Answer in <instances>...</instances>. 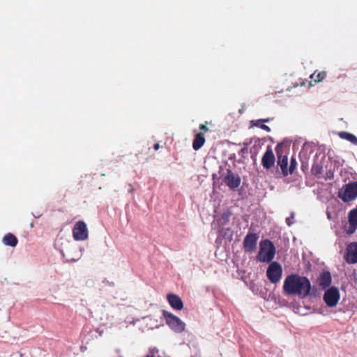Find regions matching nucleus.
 Segmentation results:
<instances>
[{
  "mask_svg": "<svg viewBox=\"0 0 357 357\" xmlns=\"http://www.w3.org/2000/svg\"><path fill=\"white\" fill-rule=\"evenodd\" d=\"M257 127L260 128L261 129H262V130H265L266 132H271V130L270 127H268V126L265 125L264 123H261Z\"/></svg>",
  "mask_w": 357,
  "mask_h": 357,
  "instance_id": "obj_24",
  "label": "nucleus"
},
{
  "mask_svg": "<svg viewBox=\"0 0 357 357\" xmlns=\"http://www.w3.org/2000/svg\"><path fill=\"white\" fill-rule=\"evenodd\" d=\"M259 236L256 233L248 232L243 240V248L245 252L252 253L256 248Z\"/></svg>",
  "mask_w": 357,
  "mask_h": 357,
  "instance_id": "obj_9",
  "label": "nucleus"
},
{
  "mask_svg": "<svg viewBox=\"0 0 357 357\" xmlns=\"http://www.w3.org/2000/svg\"><path fill=\"white\" fill-rule=\"evenodd\" d=\"M339 137L342 139L350 142L354 145L357 146V137L352 133L342 131L338 133Z\"/></svg>",
  "mask_w": 357,
  "mask_h": 357,
  "instance_id": "obj_18",
  "label": "nucleus"
},
{
  "mask_svg": "<svg viewBox=\"0 0 357 357\" xmlns=\"http://www.w3.org/2000/svg\"><path fill=\"white\" fill-rule=\"evenodd\" d=\"M205 137L203 132L197 133L192 142V148L195 151L200 149L205 143Z\"/></svg>",
  "mask_w": 357,
  "mask_h": 357,
  "instance_id": "obj_16",
  "label": "nucleus"
},
{
  "mask_svg": "<svg viewBox=\"0 0 357 357\" xmlns=\"http://www.w3.org/2000/svg\"><path fill=\"white\" fill-rule=\"evenodd\" d=\"M298 312L302 315L307 314L310 312V307H298Z\"/></svg>",
  "mask_w": 357,
  "mask_h": 357,
  "instance_id": "obj_22",
  "label": "nucleus"
},
{
  "mask_svg": "<svg viewBox=\"0 0 357 357\" xmlns=\"http://www.w3.org/2000/svg\"><path fill=\"white\" fill-rule=\"evenodd\" d=\"M144 357H155V356L153 354H149V355H146Z\"/></svg>",
  "mask_w": 357,
  "mask_h": 357,
  "instance_id": "obj_32",
  "label": "nucleus"
},
{
  "mask_svg": "<svg viewBox=\"0 0 357 357\" xmlns=\"http://www.w3.org/2000/svg\"><path fill=\"white\" fill-rule=\"evenodd\" d=\"M17 242H18L17 238L15 237V235H13L11 233H8V234H6L3 238V243L6 245H8V246H11V247L16 246L17 244Z\"/></svg>",
  "mask_w": 357,
  "mask_h": 357,
  "instance_id": "obj_17",
  "label": "nucleus"
},
{
  "mask_svg": "<svg viewBox=\"0 0 357 357\" xmlns=\"http://www.w3.org/2000/svg\"><path fill=\"white\" fill-rule=\"evenodd\" d=\"M275 162V157L270 145L267 146V149L261 158V165L266 169L272 168Z\"/></svg>",
  "mask_w": 357,
  "mask_h": 357,
  "instance_id": "obj_10",
  "label": "nucleus"
},
{
  "mask_svg": "<svg viewBox=\"0 0 357 357\" xmlns=\"http://www.w3.org/2000/svg\"><path fill=\"white\" fill-rule=\"evenodd\" d=\"M130 192H133V189H131V190H130Z\"/></svg>",
  "mask_w": 357,
  "mask_h": 357,
  "instance_id": "obj_37",
  "label": "nucleus"
},
{
  "mask_svg": "<svg viewBox=\"0 0 357 357\" xmlns=\"http://www.w3.org/2000/svg\"><path fill=\"white\" fill-rule=\"evenodd\" d=\"M73 235L76 241H84L88 238V229L84 221L76 222L73 229Z\"/></svg>",
  "mask_w": 357,
  "mask_h": 357,
  "instance_id": "obj_8",
  "label": "nucleus"
},
{
  "mask_svg": "<svg viewBox=\"0 0 357 357\" xmlns=\"http://www.w3.org/2000/svg\"><path fill=\"white\" fill-rule=\"evenodd\" d=\"M323 167H319V166H317L316 167V173L315 174L316 175H318V174H320L323 172Z\"/></svg>",
  "mask_w": 357,
  "mask_h": 357,
  "instance_id": "obj_27",
  "label": "nucleus"
},
{
  "mask_svg": "<svg viewBox=\"0 0 357 357\" xmlns=\"http://www.w3.org/2000/svg\"><path fill=\"white\" fill-rule=\"evenodd\" d=\"M277 154V165L281 170V172L284 176H288L289 167H288V158L287 155L282 151V146L278 144L275 148Z\"/></svg>",
  "mask_w": 357,
  "mask_h": 357,
  "instance_id": "obj_7",
  "label": "nucleus"
},
{
  "mask_svg": "<svg viewBox=\"0 0 357 357\" xmlns=\"http://www.w3.org/2000/svg\"><path fill=\"white\" fill-rule=\"evenodd\" d=\"M271 119H257V120H252L250 121L251 126H259L261 123H268L269 122Z\"/></svg>",
  "mask_w": 357,
  "mask_h": 357,
  "instance_id": "obj_20",
  "label": "nucleus"
},
{
  "mask_svg": "<svg viewBox=\"0 0 357 357\" xmlns=\"http://www.w3.org/2000/svg\"><path fill=\"white\" fill-rule=\"evenodd\" d=\"M317 282L321 289L329 288L332 282L331 273L329 271H324L318 278Z\"/></svg>",
  "mask_w": 357,
  "mask_h": 357,
  "instance_id": "obj_15",
  "label": "nucleus"
},
{
  "mask_svg": "<svg viewBox=\"0 0 357 357\" xmlns=\"http://www.w3.org/2000/svg\"><path fill=\"white\" fill-rule=\"evenodd\" d=\"M224 231V229L223 228H221L218 230V233L220 235H222L223 237H225V233L223 232Z\"/></svg>",
  "mask_w": 357,
  "mask_h": 357,
  "instance_id": "obj_29",
  "label": "nucleus"
},
{
  "mask_svg": "<svg viewBox=\"0 0 357 357\" xmlns=\"http://www.w3.org/2000/svg\"><path fill=\"white\" fill-rule=\"evenodd\" d=\"M250 152L252 153V154H255V155H257V152L258 151H253L252 149L250 150Z\"/></svg>",
  "mask_w": 357,
  "mask_h": 357,
  "instance_id": "obj_31",
  "label": "nucleus"
},
{
  "mask_svg": "<svg viewBox=\"0 0 357 357\" xmlns=\"http://www.w3.org/2000/svg\"><path fill=\"white\" fill-rule=\"evenodd\" d=\"M275 255V247L273 243L265 239L259 243V251L257 256L258 261L263 263H271Z\"/></svg>",
  "mask_w": 357,
  "mask_h": 357,
  "instance_id": "obj_2",
  "label": "nucleus"
},
{
  "mask_svg": "<svg viewBox=\"0 0 357 357\" xmlns=\"http://www.w3.org/2000/svg\"><path fill=\"white\" fill-rule=\"evenodd\" d=\"M282 267L278 261L271 262L267 270L266 276L272 284L278 283L282 278Z\"/></svg>",
  "mask_w": 357,
  "mask_h": 357,
  "instance_id": "obj_6",
  "label": "nucleus"
},
{
  "mask_svg": "<svg viewBox=\"0 0 357 357\" xmlns=\"http://www.w3.org/2000/svg\"><path fill=\"white\" fill-rule=\"evenodd\" d=\"M257 149V146H256V145H255V146H253V149Z\"/></svg>",
  "mask_w": 357,
  "mask_h": 357,
  "instance_id": "obj_33",
  "label": "nucleus"
},
{
  "mask_svg": "<svg viewBox=\"0 0 357 357\" xmlns=\"http://www.w3.org/2000/svg\"><path fill=\"white\" fill-rule=\"evenodd\" d=\"M323 300L328 307H335L340 300L339 289L335 286L328 288L324 294Z\"/></svg>",
  "mask_w": 357,
  "mask_h": 357,
  "instance_id": "obj_5",
  "label": "nucleus"
},
{
  "mask_svg": "<svg viewBox=\"0 0 357 357\" xmlns=\"http://www.w3.org/2000/svg\"><path fill=\"white\" fill-rule=\"evenodd\" d=\"M309 85H310V86H312V83H311V82H309Z\"/></svg>",
  "mask_w": 357,
  "mask_h": 357,
  "instance_id": "obj_36",
  "label": "nucleus"
},
{
  "mask_svg": "<svg viewBox=\"0 0 357 357\" xmlns=\"http://www.w3.org/2000/svg\"><path fill=\"white\" fill-rule=\"evenodd\" d=\"M225 182L230 189H236L241 184V178L238 175L235 174L231 170H227V174L225 177Z\"/></svg>",
  "mask_w": 357,
  "mask_h": 357,
  "instance_id": "obj_12",
  "label": "nucleus"
},
{
  "mask_svg": "<svg viewBox=\"0 0 357 357\" xmlns=\"http://www.w3.org/2000/svg\"><path fill=\"white\" fill-rule=\"evenodd\" d=\"M344 259L350 264L357 263V242L350 243L347 246Z\"/></svg>",
  "mask_w": 357,
  "mask_h": 357,
  "instance_id": "obj_11",
  "label": "nucleus"
},
{
  "mask_svg": "<svg viewBox=\"0 0 357 357\" xmlns=\"http://www.w3.org/2000/svg\"><path fill=\"white\" fill-rule=\"evenodd\" d=\"M326 179H331L332 178H333V172L331 171V169L327 171L326 173Z\"/></svg>",
  "mask_w": 357,
  "mask_h": 357,
  "instance_id": "obj_26",
  "label": "nucleus"
},
{
  "mask_svg": "<svg viewBox=\"0 0 357 357\" xmlns=\"http://www.w3.org/2000/svg\"><path fill=\"white\" fill-rule=\"evenodd\" d=\"M311 289L310 279L297 273L287 275L282 286V291L285 296H298L299 298L309 296Z\"/></svg>",
  "mask_w": 357,
  "mask_h": 357,
  "instance_id": "obj_1",
  "label": "nucleus"
},
{
  "mask_svg": "<svg viewBox=\"0 0 357 357\" xmlns=\"http://www.w3.org/2000/svg\"><path fill=\"white\" fill-rule=\"evenodd\" d=\"M338 197L344 202H349L357 198V182L352 181L344 185L339 191Z\"/></svg>",
  "mask_w": 357,
  "mask_h": 357,
  "instance_id": "obj_3",
  "label": "nucleus"
},
{
  "mask_svg": "<svg viewBox=\"0 0 357 357\" xmlns=\"http://www.w3.org/2000/svg\"><path fill=\"white\" fill-rule=\"evenodd\" d=\"M328 218H331V215L330 213H328Z\"/></svg>",
  "mask_w": 357,
  "mask_h": 357,
  "instance_id": "obj_34",
  "label": "nucleus"
},
{
  "mask_svg": "<svg viewBox=\"0 0 357 357\" xmlns=\"http://www.w3.org/2000/svg\"><path fill=\"white\" fill-rule=\"evenodd\" d=\"M296 165H297L296 160L294 157H292L291 158L290 165L289 166V174H293V172H294V170L296 168Z\"/></svg>",
  "mask_w": 357,
  "mask_h": 357,
  "instance_id": "obj_21",
  "label": "nucleus"
},
{
  "mask_svg": "<svg viewBox=\"0 0 357 357\" xmlns=\"http://www.w3.org/2000/svg\"><path fill=\"white\" fill-rule=\"evenodd\" d=\"M159 148H160V145H159V144H158V143H157V144H154V146H153V149H154L155 151L158 150V149H159Z\"/></svg>",
  "mask_w": 357,
  "mask_h": 357,
  "instance_id": "obj_30",
  "label": "nucleus"
},
{
  "mask_svg": "<svg viewBox=\"0 0 357 357\" xmlns=\"http://www.w3.org/2000/svg\"><path fill=\"white\" fill-rule=\"evenodd\" d=\"M245 149H242L241 151L245 152Z\"/></svg>",
  "mask_w": 357,
  "mask_h": 357,
  "instance_id": "obj_35",
  "label": "nucleus"
},
{
  "mask_svg": "<svg viewBox=\"0 0 357 357\" xmlns=\"http://www.w3.org/2000/svg\"><path fill=\"white\" fill-rule=\"evenodd\" d=\"M166 324L176 333H182L185 331V324L180 318L166 310L162 311Z\"/></svg>",
  "mask_w": 357,
  "mask_h": 357,
  "instance_id": "obj_4",
  "label": "nucleus"
},
{
  "mask_svg": "<svg viewBox=\"0 0 357 357\" xmlns=\"http://www.w3.org/2000/svg\"><path fill=\"white\" fill-rule=\"evenodd\" d=\"M231 215H232V213L229 209H227V211H224L223 213L222 214L221 218H220L221 225H225L228 224Z\"/></svg>",
  "mask_w": 357,
  "mask_h": 357,
  "instance_id": "obj_19",
  "label": "nucleus"
},
{
  "mask_svg": "<svg viewBox=\"0 0 357 357\" xmlns=\"http://www.w3.org/2000/svg\"><path fill=\"white\" fill-rule=\"evenodd\" d=\"M294 213H291V217L286 218V222H287L288 226H291L293 224V222L291 221V219L294 218Z\"/></svg>",
  "mask_w": 357,
  "mask_h": 357,
  "instance_id": "obj_25",
  "label": "nucleus"
},
{
  "mask_svg": "<svg viewBox=\"0 0 357 357\" xmlns=\"http://www.w3.org/2000/svg\"><path fill=\"white\" fill-rule=\"evenodd\" d=\"M325 76H326V73L324 71L319 73L317 76V79H314V82H319L322 81Z\"/></svg>",
  "mask_w": 357,
  "mask_h": 357,
  "instance_id": "obj_23",
  "label": "nucleus"
},
{
  "mask_svg": "<svg viewBox=\"0 0 357 357\" xmlns=\"http://www.w3.org/2000/svg\"><path fill=\"white\" fill-rule=\"evenodd\" d=\"M169 304L171 307L176 310H181L183 307V303L181 298L173 294H169L167 296Z\"/></svg>",
  "mask_w": 357,
  "mask_h": 357,
  "instance_id": "obj_14",
  "label": "nucleus"
},
{
  "mask_svg": "<svg viewBox=\"0 0 357 357\" xmlns=\"http://www.w3.org/2000/svg\"><path fill=\"white\" fill-rule=\"evenodd\" d=\"M348 220L349 226L347 229V234L351 235L357 229V208L353 209L349 212Z\"/></svg>",
  "mask_w": 357,
  "mask_h": 357,
  "instance_id": "obj_13",
  "label": "nucleus"
},
{
  "mask_svg": "<svg viewBox=\"0 0 357 357\" xmlns=\"http://www.w3.org/2000/svg\"><path fill=\"white\" fill-rule=\"evenodd\" d=\"M199 129L201 130L204 131V132L208 131V128L206 126V125H204V124H200L199 125Z\"/></svg>",
  "mask_w": 357,
  "mask_h": 357,
  "instance_id": "obj_28",
  "label": "nucleus"
}]
</instances>
